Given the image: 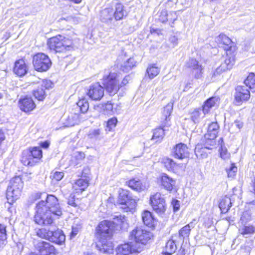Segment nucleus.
I'll return each instance as SVG.
<instances>
[{
	"mask_svg": "<svg viewBox=\"0 0 255 255\" xmlns=\"http://www.w3.org/2000/svg\"><path fill=\"white\" fill-rule=\"evenodd\" d=\"M61 215L62 210L57 198L47 195L45 201L41 200L37 203L34 221L40 225H49L53 223V216L59 217Z\"/></svg>",
	"mask_w": 255,
	"mask_h": 255,
	"instance_id": "obj_1",
	"label": "nucleus"
},
{
	"mask_svg": "<svg viewBox=\"0 0 255 255\" xmlns=\"http://www.w3.org/2000/svg\"><path fill=\"white\" fill-rule=\"evenodd\" d=\"M112 223L104 220L102 221L96 228V236L99 239L97 248L101 252L105 254L113 253L114 246L112 243L108 241L112 235L113 231Z\"/></svg>",
	"mask_w": 255,
	"mask_h": 255,
	"instance_id": "obj_2",
	"label": "nucleus"
},
{
	"mask_svg": "<svg viewBox=\"0 0 255 255\" xmlns=\"http://www.w3.org/2000/svg\"><path fill=\"white\" fill-rule=\"evenodd\" d=\"M119 75L116 73L110 72L108 75H105L102 79V83L110 95H115L120 88L128 83L129 76H126L119 84Z\"/></svg>",
	"mask_w": 255,
	"mask_h": 255,
	"instance_id": "obj_3",
	"label": "nucleus"
},
{
	"mask_svg": "<svg viewBox=\"0 0 255 255\" xmlns=\"http://www.w3.org/2000/svg\"><path fill=\"white\" fill-rule=\"evenodd\" d=\"M72 41L61 35H58L50 38L47 45L51 51L55 52H63L72 48Z\"/></svg>",
	"mask_w": 255,
	"mask_h": 255,
	"instance_id": "obj_4",
	"label": "nucleus"
},
{
	"mask_svg": "<svg viewBox=\"0 0 255 255\" xmlns=\"http://www.w3.org/2000/svg\"><path fill=\"white\" fill-rule=\"evenodd\" d=\"M23 187V182L20 176H15L10 180L6 194L7 200L10 204L20 197Z\"/></svg>",
	"mask_w": 255,
	"mask_h": 255,
	"instance_id": "obj_5",
	"label": "nucleus"
},
{
	"mask_svg": "<svg viewBox=\"0 0 255 255\" xmlns=\"http://www.w3.org/2000/svg\"><path fill=\"white\" fill-rule=\"evenodd\" d=\"M42 157V151L40 147H30L22 153L21 161L25 166H33L38 163Z\"/></svg>",
	"mask_w": 255,
	"mask_h": 255,
	"instance_id": "obj_6",
	"label": "nucleus"
},
{
	"mask_svg": "<svg viewBox=\"0 0 255 255\" xmlns=\"http://www.w3.org/2000/svg\"><path fill=\"white\" fill-rule=\"evenodd\" d=\"M153 237L152 234L142 227H136L130 233L129 238L130 240H133L134 243H132L134 247H138L139 245L142 247L151 239Z\"/></svg>",
	"mask_w": 255,
	"mask_h": 255,
	"instance_id": "obj_7",
	"label": "nucleus"
},
{
	"mask_svg": "<svg viewBox=\"0 0 255 255\" xmlns=\"http://www.w3.org/2000/svg\"><path fill=\"white\" fill-rule=\"evenodd\" d=\"M118 202L121 205L120 208L125 212L131 211L135 208L136 204V200L132 198L130 192L124 189L119 193Z\"/></svg>",
	"mask_w": 255,
	"mask_h": 255,
	"instance_id": "obj_8",
	"label": "nucleus"
},
{
	"mask_svg": "<svg viewBox=\"0 0 255 255\" xmlns=\"http://www.w3.org/2000/svg\"><path fill=\"white\" fill-rule=\"evenodd\" d=\"M32 62L34 69L39 72L47 71L52 64L49 57L43 53H38L34 55Z\"/></svg>",
	"mask_w": 255,
	"mask_h": 255,
	"instance_id": "obj_9",
	"label": "nucleus"
},
{
	"mask_svg": "<svg viewBox=\"0 0 255 255\" xmlns=\"http://www.w3.org/2000/svg\"><path fill=\"white\" fill-rule=\"evenodd\" d=\"M150 204L153 210L159 215L163 214L166 210V206L165 200L161 194L158 192L150 196Z\"/></svg>",
	"mask_w": 255,
	"mask_h": 255,
	"instance_id": "obj_10",
	"label": "nucleus"
},
{
	"mask_svg": "<svg viewBox=\"0 0 255 255\" xmlns=\"http://www.w3.org/2000/svg\"><path fill=\"white\" fill-rule=\"evenodd\" d=\"M219 126L217 123L213 122L208 127L207 132L204 135L205 139V148L210 149L208 145L214 146L215 145V139L216 138L218 133Z\"/></svg>",
	"mask_w": 255,
	"mask_h": 255,
	"instance_id": "obj_11",
	"label": "nucleus"
},
{
	"mask_svg": "<svg viewBox=\"0 0 255 255\" xmlns=\"http://www.w3.org/2000/svg\"><path fill=\"white\" fill-rule=\"evenodd\" d=\"M34 247L39 255H55V247L49 243L39 241L35 242Z\"/></svg>",
	"mask_w": 255,
	"mask_h": 255,
	"instance_id": "obj_12",
	"label": "nucleus"
},
{
	"mask_svg": "<svg viewBox=\"0 0 255 255\" xmlns=\"http://www.w3.org/2000/svg\"><path fill=\"white\" fill-rule=\"evenodd\" d=\"M142 247L139 245L134 247L132 242L119 246L116 249V255H129L130 254L140 253Z\"/></svg>",
	"mask_w": 255,
	"mask_h": 255,
	"instance_id": "obj_13",
	"label": "nucleus"
},
{
	"mask_svg": "<svg viewBox=\"0 0 255 255\" xmlns=\"http://www.w3.org/2000/svg\"><path fill=\"white\" fill-rule=\"evenodd\" d=\"M87 94L92 100H100L104 95V89L99 83H96L89 87Z\"/></svg>",
	"mask_w": 255,
	"mask_h": 255,
	"instance_id": "obj_14",
	"label": "nucleus"
},
{
	"mask_svg": "<svg viewBox=\"0 0 255 255\" xmlns=\"http://www.w3.org/2000/svg\"><path fill=\"white\" fill-rule=\"evenodd\" d=\"M218 40L224 45L223 48L224 50L226 51V53H227L228 55L236 52V45L232 41L230 38L226 35L223 34H220Z\"/></svg>",
	"mask_w": 255,
	"mask_h": 255,
	"instance_id": "obj_15",
	"label": "nucleus"
},
{
	"mask_svg": "<svg viewBox=\"0 0 255 255\" xmlns=\"http://www.w3.org/2000/svg\"><path fill=\"white\" fill-rule=\"evenodd\" d=\"M173 152L174 157L180 159L188 157L189 153L188 147L182 143L176 144L173 149Z\"/></svg>",
	"mask_w": 255,
	"mask_h": 255,
	"instance_id": "obj_16",
	"label": "nucleus"
},
{
	"mask_svg": "<svg viewBox=\"0 0 255 255\" xmlns=\"http://www.w3.org/2000/svg\"><path fill=\"white\" fill-rule=\"evenodd\" d=\"M187 66L192 70V73L196 78L199 79L201 77L203 68L195 59L191 58L189 59L187 63Z\"/></svg>",
	"mask_w": 255,
	"mask_h": 255,
	"instance_id": "obj_17",
	"label": "nucleus"
},
{
	"mask_svg": "<svg viewBox=\"0 0 255 255\" xmlns=\"http://www.w3.org/2000/svg\"><path fill=\"white\" fill-rule=\"evenodd\" d=\"M51 84L50 82L43 81L40 86L33 90V94L35 98L39 101L44 99L46 95L45 90L49 88Z\"/></svg>",
	"mask_w": 255,
	"mask_h": 255,
	"instance_id": "obj_18",
	"label": "nucleus"
},
{
	"mask_svg": "<svg viewBox=\"0 0 255 255\" xmlns=\"http://www.w3.org/2000/svg\"><path fill=\"white\" fill-rule=\"evenodd\" d=\"M235 99L237 102L248 101L250 97V93L244 86H238L236 89Z\"/></svg>",
	"mask_w": 255,
	"mask_h": 255,
	"instance_id": "obj_19",
	"label": "nucleus"
},
{
	"mask_svg": "<svg viewBox=\"0 0 255 255\" xmlns=\"http://www.w3.org/2000/svg\"><path fill=\"white\" fill-rule=\"evenodd\" d=\"M48 241L57 244L61 245L65 242V236L61 230L57 229L56 231H50Z\"/></svg>",
	"mask_w": 255,
	"mask_h": 255,
	"instance_id": "obj_20",
	"label": "nucleus"
},
{
	"mask_svg": "<svg viewBox=\"0 0 255 255\" xmlns=\"http://www.w3.org/2000/svg\"><path fill=\"white\" fill-rule=\"evenodd\" d=\"M19 107L21 110L24 112H29L32 111L36 105L30 97H26L19 101Z\"/></svg>",
	"mask_w": 255,
	"mask_h": 255,
	"instance_id": "obj_21",
	"label": "nucleus"
},
{
	"mask_svg": "<svg viewBox=\"0 0 255 255\" xmlns=\"http://www.w3.org/2000/svg\"><path fill=\"white\" fill-rule=\"evenodd\" d=\"M235 53H232L228 55L224 62L222 63L220 66L216 69L217 72H220L221 71H225L227 70H230L234 65L235 61Z\"/></svg>",
	"mask_w": 255,
	"mask_h": 255,
	"instance_id": "obj_22",
	"label": "nucleus"
},
{
	"mask_svg": "<svg viewBox=\"0 0 255 255\" xmlns=\"http://www.w3.org/2000/svg\"><path fill=\"white\" fill-rule=\"evenodd\" d=\"M173 110V104L169 103L163 108L162 116L161 118V126L166 127L169 126L168 122L170 120V116Z\"/></svg>",
	"mask_w": 255,
	"mask_h": 255,
	"instance_id": "obj_23",
	"label": "nucleus"
},
{
	"mask_svg": "<svg viewBox=\"0 0 255 255\" xmlns=\"http://www.w3.org/2000/svg\"><path fill=\"white\" fill-rule=\"evenodd\" d=\"M27 67L23 59H19L15 61L13 68V72L18 76L25 75L27 72Z\"/></svg>",
	"mask_w": 255,
	"mask_h": 255,
	"instance_id": "obj_24",
	"label": "nucleus"
},
{
	"mask_svg": "<svg viewBox=\"0 0 255 255\" xmlns=\"http://www.w3.org/2000/svg\"><path fill=\"white\" fill-rule=\"evenodd\" d=\"M219 98L217 97H212L208 99L202 107V110L204 115L208 114L210 110L213 107L218 105Z\"/></svg>",
	"mask_w": 255,
	"mask_h": 255,
	"instance_id": "obj_25",
	"label": "nucleus"
},
{
	"mask_svg": "<svg viewBox=\"0 0 255 255\" xmlns=\"http://www.w3.org/2000/svg\"><path fill=\"white\" fill-rule=\"evenodd\" d=\"M126 184L131 189L138 192L143 191L146 188L145 184L138 178L131 179Z\"/></svg>",
	"mask_w": 255,
	"mask_h": 255,
	"instance_id": "obj_26",
	"label": "nucleus"
},
{
	"mask_svg": "<svg viewBox=\"0 0 255 255\" xmlns=\"http://www.w3.org/2000/svg\"><path fill=\"white\" fill-rule=\"evenodd\" d=\"M114 17V9L112 8H106L100 12V19L103 22H111Z\"/></svg>",
	"mask_w": 255,
	"mask_h": 255,
	"instance_id": "obj_27",
	"label": "nucleus"
},
{
	"mask_svg": "<svg viewBox=\"0 0 255 255\" xmlns=\"http://www.w3.org/2000/svg\"><path fill=\"white\" fill-rule=\"evenodd\" d=\"M142 219L144 224L149 227H154L156 222L152 213L147 210L144 211L142 213Z\"/></svg>",
	"mask_w": 255,
	"mask_h": 255,
	"instance_id": "obj_28",
	"label": "nucleus"
},
{
	"mask_svg": "<svg viewBox=\"0 0 255 255\" xmlns=\"http://www.w3.org/2000/svg\"><path fill=\"white\" fill-rule=\"evenodd\" d=\"M124 8V6L121 3L116 4L114 9V17L116 20H121L127 15V12Z\"/></svg>",
	"mask_w": 255,
	"mask_h": 255,
	"instance_id": "obj_29",
	"label": "nucleus"
},
{
	"mask_svg": "<svg viewBox=\"0 0 255 255\" xmlns=\"http://www.w3.org/2000/svg\"><path fill=\"white\" fill-rule=\"evenodd\" d=\"M161 185L168 191H171L175 185V181L166 174H164L161 178Z\"/></svg>",
	"mask_w": 255,
	"mask_h": 255,
	"instance_id": "obj_30",
	"label": "nucleus"
},
{
	"mask_svg": "<svg viewBox=\"0 0 255 255\" xmlns=\"http://www.w3.org/2000/svg\"><path fill=\"white\" fill-rule=\"evenodd\" d=\"M194 222H196L195 219L193 220L192 222L182 227L179 231V237L180 238L183 240L189 236L191 228L194 227V225L195 224V223H194Z\"/></svg>",
	"mask_w": 255,
	"mask_h": 255,
	"instance_id": "obj_31",
	"label": "nucleus"
},
{
	"mask_svg": "<svg viewBox=\"0 0 255 255\" xmlns=\"http://www.w3.org/2000/svg\"><path fill=\"white\" fill-rule=\"evenodd\" d=\"M89 185V181L86 179L80 178L77 180L73 185V189L76 192H82L86 189Z\"/></svg>",
	"mask_w": 255,
	"mask_h": 255,
	"instance_id": "obj_32",
	"label": "nucleus"
},
{
	"mask_svg": "<svg viewBox=\"0 0 255 255\" xmlns=\"http://www.w3.org/2000/svg\"><path fill=\"white\" fill-rule=\"evenodd\" d=\"M232 206L231 199L228 197L223 198L219 203V207L222 213H227Z\"/></svg>",
	"mask_w": 255,
	"mask_h": 255,
	"instance_id": "obj_33",
	"label": "nucleus"
},
{
	"mask_svg": "<svg viewBox=\"0 0 255 255\" xmlns=\"http://www.w3.org/2000/svg\"><path fill=\"white\" fill-rule=\"evenodd\" d=\"M88 137L92 139L99 140L103 138V132L100 128H92L88 132Z\"/></svg>",
	"mask_w": 255,
	"mask_h": 255,
	"instance_id": "obj_34",
	"label": "nucleus"
},
{
	"mask_svg": "<svg viewBox=\"0 0 255 255\" xmlns=\"http://www.w3.org/2000/svg\"><path fill=\"white\" fill-rule=\"evenodd\" d=\"M202 110L200 109H195L192 112H190V118L191 121L195 124L200 122L201 119L204 117V114L202 112Z\"/></svg>",
	"mask_w": 255,
	"mask_h": 255,
	"instance_id": "obj_35",
	"label": "nucleus"
},
{
	"mask_svg": "<svg viewBox=\"0 0 255 255\" xmlns=\"http://www.w3.org/2000/svg\"><path fill=\"white\" fill-rule=\"evenodd\" d=\"M136 63L133 58H129L121 65V69L124 72H128L135 66Z\"/></svg>",
	"mask_w": 255,
	"mask_h": 255,
	"instance_id": "obj_36",
	"label": "nucleus"
},
{
	"mask_svg": "<svg viewBox=\"0 0 255 255\" xmlns=\"http://www.w3.org/2000/svg\"><path fill=\"white\" fill-rule=\"evenodd\" d=\"M255 231V229L253 226L243 225L239 229V233L244 236L247 237L248 236L253 234Z\"/></svg>",
	"mask_w": 255,
	"mask_h": 255,
	"instance_id": "obj_37",
	"label": "nucleus"
},
{
	"mask_svg": "<svg viewBox=\"0 0 255 255\" xmlns=\"http://www.w3.org/2000/svg\"><path fill=\"white\" fill-rule=\"evenodd\" d=\"M99 107L105 115H112L113 114V104L110 101L100 105Z\"/></svg>",
	"mask_w": 255,
	"mask_h": 255,
	"instance_id": "obj_38",
	"label": "nucleus"
},
{
	"mask_svg": "<svg viewBox=\"0 0 255 255\" xmlns=\"http://www.w3.org/2000/svg\"><path fill=\"white\" fill-rule=\"evenodd\" d=\"M164 135V129L163 128H159L153 130L152 139L158 142L161 141Z\"/></svg>",
	"mask_w": 255,
	"mask_h": 255,
	"instance_id": "obj_39",
	"label": "nucleus"
},
{
	"mask_svg": "<svg viewBox=\"0 0 255 255\" xmlns=\"http://www.w3.org/2000/svg\"><path fill=\"white\" fill-rule=\"evenodd\" d=\"M244 83L250 89L255 88V74L254 73H250L245 80Z\"/></svg>",
	"mask_w": 255,
	"mask_h": 255,
	"instance_id": "obj_40",
	"label": "nucleus"
},
{
	"mask_svg": "<svg viewBox=\"0 0 255 255\" xmlns=\"http://www.w3.org/2000/svg\"><path fill=\"white\" fill-rule=\"evenodd\" d=\"M6 227L0 224V247L4 246L6 243Z\"/></svg>",
	"mask_w": 255,
	"mask_h": 255,
	"instance_id": "obj_41",
	"label": "nucleus"
},
{
	"mask_svg": "<svg viewBox=\"0 0 255 255\" xmlns=\"http://www.w3.org/2000/svg\"><path fill=\"white\" fill-rule=\"evenodd\" d=\"M77 106L79 108L82 113H85L88 110L89 103L86 99L83 98L77 103Z\"/></svg>",
	"mask_w": 255,
	"mask_h": 255,
	"instance_id": "obj_42",
	"label": "nucleus"
},
{
	"mask_svg": "<svg viewBox=\"0 0 255 255\" xmlns=\"http://www.w3.org/2000/svg\"><path fill=\"white\" fill-rule=\"evenodd\" d=\"M177 250L176 245L173 240H169L166 244L165 252L172 254Z\"/></svg>",
	"mask_w": 255,
	"mask_h": 255,
	"instance_id": "obj_43",
	"label": "nucleus"
},
{
	"mask_svg": "<svg viewBox=\"0 0 255 255\" xmlns=\"http://www.w3.org/2000/svg\"><path fill=\"white\" fill-rule=\"evenodd\" d=\"M146 72L149 78L152 79L158 74L159 70L157 67L151 65L147 68Z\"/></svg>",
	"mask_w": 255,
	"mask_h": 255,
	"instance_id": "obj_44",
	"label": "nucleus"
},
{
	"mask_svg": "<svg viewBox=\"0 0 255 255\" xmlns=\"http://www.w3.org/2000/svg\"><path fill=\"white\" fill-rule=\"evenodd\" d=\"M50 232V230H47L45 228H41L38 229L36 233V235L38 236L39 237L44 239L46 240H48V238L49 237V233Z\"/></svg>",
	"mask_w": 255,
	"mask_h": 255,
	"instance_id": "obj_45",
	"label": "nucleus"
},
{
	"mask_svg": "<svg viewBox=\"0 0 255 255\" xmlns=\"http://www.w3.org/2000/svg\"><path fill=\"white\" fill-rule=\"evenodd\" d=\"M64 176V173L63 172H60L58 171H53L51 173L50 177L52 180H55L56 181H60Z\"/></svg>",
	"mask_w": 255,
	"mask_h": 255,
	"instance_id": "obj_46",
	"label": "nucleus"
},
{
	"mask_svg": "<svg viewBox=\"0 0 255 255\" xmlns=\"http://www.w3.org/2000/svg\"><path fill=\"white\" fill-rule=\"evenodd\" d=\"M163 162L168 170H172L175 166V162L171 159L166 158L163 159Z\"/></svg>",
	"mask_w": 255,
	"mask_h": 255,
	"instance_id": "obj_47",
	"label": "nucleus"
},
{
	"mask_svg": "<svg viewBox=\"0 0 255 255\" xmlns=\"http://www.w3.org/2000/svg\"><path fill=\"white\" fill-rule=\"evenodd\" d=\"M237 171V167L234 164H232L229 168L226 169V172L229 177H233Z\"/></svg>",
	"mask_w": 255,
	"mask_h": 255,
	"instance_id": "obj_48",
	"label": "nucleus"
},
{
	"mask_svg": "<svg viewBox=\"0 0 255 255\" xmlns=\"http://www.w3.org/2000/svg\"><path fill=\"white\" fill-rule=\"evenodd\" d=\"M118 122L117 119L116 118H113L109 120L107 123V127L108 128V130L110 131L113 128H114Z\"/></svg>",
	"mask_w": 255,
	"mask_h": 255,
	"instance_id": "obj_49",
	"label": "nucleus"
},
{
	"mask_svg": "<svg viewBox=\"0 0 255 255\" xmlns=\"http://www.w3.org/2000/svg\"><path fill=\"white\" fill-rule=\"evenodd\" d=\"M43 195H45L46 197L48 195L45 193L42 194L41 193H36L31 195V196L29 197V201H30L31 203H33L37 199H40L41 196Z\"/></svg>",
	"mask_w": 255,
	"mask_h": 255,
	"instance_id": "obj_50",
	"label": "nucleus"
},
{
	"mask_svg": "<svg viewBox=\"0 0 255 255\" xmlns=\"http://www.w3.org/2000/svg\"><path fill=\"white\" fill-rule=\"evenodd\" d=\"M85 158V154L82 152H77L74 153L72 156V160L75 159L78 160L77 164L79 163V161L82 160Z\"/></svg>",
	"mask_w": 255,
	"mask_h": 255,
	"instance_id": "obj_51",
	"label": "nucleus"
},
{
	"mask_svg": "<svg viewBox=\"0 0 255 255\" xmlns=\"http://www.w3.org/2000/svg\"><path fill=\"white\" fill-rule=\"evenodd\" d=\"M68 204L74 207L77 206L78 202L77 200H75V195L74 194H70L68 200Z\"/></svg>",
	"mask_w": 255,
	"mask_h": 255,
	"instance_id": "obj_52",
	"label": "nucleus"
},
{
	"mask_svg": "<svg viewBox=\"0 0 255 255\" xmlns=\"http://www.w3.org/2000/svg\"><path fill=\"white\" fill-rule=\"evenodd\" d=\"M167 12L165 10H162L160 12V14L159 15V19L162 22H165L167 21Z\"/></svg>",
	"mask_w": 255,
	"mask_h": 255,
	"instance_id": "obj_53",
	"label": "nucleus"
},
{
	"mask_svg": "<svg viewBox=\"0 0 255 255\" xmlns=\"http://www.w3.org/2000/svg\"><path fill=\"white\" fill-rule=\"evenodd\" d=\"M171 204L173 206V210L174 212H176L179 210L180 208V203L179 201L176 199H174L172 200Z\"/></svg>",
	"mask_w": 255,
	"mask_h": 255,
	"instance_id": "obj_54",
	"label": "nucleus"
},
{
	"mask_svg": "<svg viewBox=\"0 0 255 255\" xmlns=\"http://www.w3.org/2000/svg\"><path fill=\"white\" fill-rule=\"evenodd\" d=\"M220 156L222 158L226 159V158H228L229 155L226 148H224L223 147H222V148H220Z\"/></svg>",
	"mask_w": 255,
	"mask_h": 255,
	"instance_id": "obj_55",
	"label": "nucleus"
},
{
	"mask_svg": "<svg viewBox=\"0 0 255 255\" xmlns=\"http://www.w3.org/2000/svg\"><path fill=\"white\" fill-rule=\"evenodd\" d=\"M250 219V216L248 215L247 212L243 213L240 219L241 223L242 225H243L245 223L247 222L248 220Z\"/></svg>",
	"mask_w": 255,
	"mask_h": 255,
	"instance_id": "obj_56",
	"label": "nucleus"
},
{
	"mask_svg": "<svg viewBox=\"0 0 255 255\" xmlns=\"http://www.w3.org/2000/svg\"><path fill=\"white\" fill-rule=\"evenodd\" d=\"M169 41L172 44V46L173 47L176 46L178 44V38L175 36H171L169 38Z\"/></svg>",
	"mask_w": 255,
	"mask_h": 255,
	"instance_id": "obj_57",
	"label": "nucleus"
},
{
	"mask_svg": "<svg viewBox=\"0 0 255 255\" xmlns=\"http://www.w3.org/2000/svg\"><path fill=\"white\" fill-rule=\"evenodd\" d=\"M243 123L239 120H236L234 123L232 124L233 127H236L239 130H240L243 127Z\"/></svg>",
	"mask_w": 255,
	"mask_h": 255,
	"instance_id": "obj_58",
	"label": "nucleus"
},
{
	"mask_svg": "<svg viewBox=\"0 0 255 255\" xmlns=\"http://www.w3.org/2000/svg\"><path fill=\"white\" fill-rule=\"evenodd\" d=\"M50 145V142L48 140L44 141L43 142H41L40 143V145L41 147L43 148H47Z\"/></svg>",
	"mask_w": 255,
	"mask_h": 255,
	"instance_id": "obj_59",
	"label": "nucleus"
},
{
	"mask_svg": "<svg viewBox=\"0 0 255 255\" xmlns=\"http://www.w3.org/2000/svg\"><path fill=\"white\" fill-rule=\"evenodd\" d=\"M122 218L124 219V218L121 215H120V216H115L113 218V219L114 220H117V223H116V224H119L123 222Z\"/></svg>",
	"mask_w": 255,
	"mask_h": 255,
	"instance_id": "obj_60",
	"label": "nucleus"
},
{
	"mask_svg": "<svg viewBox=\"0 0 255 255\" xmlns=\"http://www.w3.org/2000/svg\"><path fill=\"white\" fill-rule=\"evenodd\" d=\"M75 120H73L72 121L69 123V126H73L77 123L78 116L77 115H75Z\"/></svg>",
	"mask_w": 255,
	"mask_h": 255,
	"instance_id": "obj_61",
	"label": "nucleus"
},
{
	"mask_svg": "<svg viewBox=\"0 0 255 255\" xmlns=\"http://www.w3.org/2000/svg\"><path fill=\"white\" fill-rule=\"evenodd\" d=\"M31 175V173H30L25 174V176L26 177L27 180L29 181L31 179L32 177Z\"/></svg>",
	"mask_w": 255,
	"mask_h": 255,
	"instance_id": "obj_62",
	"label": "nucleus"
},
{
	"mask_svg": "<svg viewBox=\"0 0 255 255\" xmlns=\"http://www.w3.org/2000/svg\"><path fill=\"white\" fill-rule=\"evenodd\" d=\"M201 152V150L200 151L199 149H198V148L197 147H196L195 150V154H196L197 156H198L200 155H202V154H200Z\"/></svg>",
	"mask_w": 255,
	"mask_h": 255,
	"instance_id": "obj_63",
	"label": "nucleus"
},
{
	"mask_svg": "<svg viewBox=\"0 0 255 255\" xmlns=\"http://www.w3.org/2000/svg\"><path fill=\"white\" fill-rule=\"evenodd\" d=\"M219 144L221 145V147L220 148H222V147H223V145H224V141H223V138H220V139L219 140Z\"/></svg>",
	"mask_w": 255,
	"mask_h": 255,
	"instance_id": "obj_64",
	"label": "nucleus"
}]
</instances>
